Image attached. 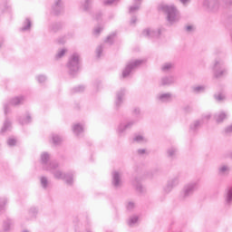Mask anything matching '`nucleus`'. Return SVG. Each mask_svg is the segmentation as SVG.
I'll return each mask as SVG.
<instances>
[{"label": "nucleus", "mask_w": 232, "mask_h": 232, "mask_svg": "<svg viewBox=\"0 0 232 232\" xmlns=\"http://www.w3.org/2000/svg\"><path fill=\"white\" fill-rule=\"evenodd\" d=\"M180 182V174H177L176 176L172 177L169 183H170L174 188H177V185Z\"/></svg>", "instance_id": "31"}, {"label": "nucleus", "mask_w": 232, "mask_h": 232, "mask_svg": "<svg viewBox=\"0 0 232 232\" xmlns=\"http://www.w3.org/2000/svg\"><path fill=\"white\" fill-rule=\"evenodd\" d=\"M143 63H144V60L129 61L122 71V74H121L122 79H126L127 77H130L131 72H134V70H137V68H139V66H140Z\"/></svg>", "instance_id": "5"}, {"label": "nucleus", "mask_w": 232, "mask_h": 232, "mask_svg": "<svg viewBox=\"0 0 232 232\" xmlns=\"http://www.w3.org/2000/svg\"><path fill=\"white\" fill-rule=\"evenodd\" d=\"M160 10L166 13L167 20L169 24H175V23H179L180 20V14L175 5H160Z\"/></svg>", "instance_id": "3"}, {"label": "nucleus", "mask_w": 232, "mask_h": 232, "mask_svg": "<svg viewBox=\"0 0 232 232\" xmlns=\"http://www.w3.org/2000/svg\"><path fill=\"white\" fill-rule=\"evenodd\" d=\"M215 99L217 101H224V99H226V95H224L223 93H219L215 95Z\"/></svg>", "instance_id": "50"}, {"label": "nucleus", "mask_w": 232, "mask_h": 232, "mask_svg": "<svg viewBox=\"0 0 232 232\" xmlns=\"http://www.w3.org/2000/svg\"><path fill=\"white\" fill-rule=\"evenodd\" d=\"M84 90H86V87H84V85H79L72 89V93H82Z\"/></svg>", "instance_id": "37"}, {"label": "nucleus", "mask_w": 232, "mask_h": 232, "mask_svg": "<svg viewBox=\"0 0 232 232\" xmlns=\"http://www.w3.org/2000/svg\"><path fill=\"white\" fill-rule=\"evenodd\" d=\"M24 101H26V97L20 95L14 97L9 102L4 103V111L5 115L10 113V106H21V104H24Z\"/></svg>", "instance_id": "7"}, {"label": "nucleus", "mask_w": 232, "mask_h": 232, "mask_svg": "<svg viewBox=\"0 0 232 232\" xmlns=\"http://www.w3.org/2000/svg\"><path fill=\"white\" fill-rule=\"evenodd\" d=\"M112 186L116 189L121 188L122 186V179H121V173L118 171L112 172Z\"/></svg>", "instance_id": "15"}, {"label": "nucleus", "mask_w": 232, "mask_h": 232, "mask_svg": "<svg viewBox=\"0 0 232 232\" xmlns=\"http://www.w3.org/2000/svg\"><path fill=\"white\" fill-rule=\"evenodd\" d=\"M205 90H206V87L204 85H198L193 87L194 93H203Z\"/></svg>", "instance_id": "39"}, {"label": "nucleus", "mask_w": 232, "mask_h": 232, "mask_svg": "<svg viewBox=\"0 0 232 232\" xmlns=\"http://www.w3.org/2000/svg\"><path fill=\"white\" fill-rule=\"evenodd\" d=\"M218 3H225V5H227V0H218Z\"/></svg>", "instance_id": "59"}, {"label": "nucleus", "mask_w": 232, "mask_h": 232, "mask_svg": "<svg viewBox=\"0 0 232 232\" xmlns=\"http://www.w3.org/2000/svg\"><path fill=\"white\" fill-rule=\"evenodd\" d=\"M80 64H81V56L79 55V53H72L67 63L69 74L72 75V77H75V75H77V73L79 72Z\"/></svg>", "instance_id": "4"}, {"label": "nucleus", "mask_w": 232, "mask_h": 232, "mask_svg": "<svg viewBox=\"0 0 232 232\" xmlns=\"http://www.w3.org/2000/svg\"><path fill=\"white\" fill-rule=\"evenodd\" d=\"M132 115L136 120H129L126 122H121L117 128V133L121 137L124 135L128 130H131L137 122H139V117H140V109L139 107H135L132 111Z\"/></svg>", "instance_id": "2"}, {"label": "nucleus", "mask_w": 232, "mask_h": 232, "mask_svg": "<svg viewBox=\"0 0 232 232\" xmlns=\"http://www.w3.org/2000/svg\"><path fill=\"white\" fill-rule=\"evenodd\" d=\"M17 145V139H15L14 137H9L7 139V146H9V148H14V146Z\"/></svg>", "instance_id": "38"}, {"label": "nucleus", "mask_w": 232, "mask_h": 232, "mask_svg": "<svg viewBox=\"0 0 232 232\" xmlns=\"http://www.w3.org/2000/svg\"><path fill=\"white\" fill-rule=\"evenodd\" d=\"M137 222H139V216L132 215L128 219V226H130V227H133V226H135Z\"/></svg>", "instance_id": "32"}, {"label": "nucleus", "mask_w": 232, "mask_h": 232, "mask_svg": "<svg viewBox=\"0 0 232 232\" xmlns=\"http://www.w3.org/2000/svg\"><path fill=\"white\" fill-rule=\"evenodd\" d=\"M126 209L127 211H133V209H135V202L129 201L126 205Z\"/></svg>", "instance_id": "45"}, {"label": "nucleus", "mask_w": 232, "mask_h": 232, "mask_svg": "<svg viewBox=\"0 0 232 232\" xmlns=\"http://www.w3.org/2000/svg\"><path fill=\"white\" fill-rule=\"evenodd\" d=\"M8 131H12V121L6 118L4 121L0 133L3 135Z\"/></svg>", "instance_id": "19"}, {"label": "nucleus", "mask_w": 232, "mask_h": 232, "mask_svg": "<svg viewBox=\"0 0 232 232\" xmlns=\"http://www.w3.org/2000/svg\"><path fill=\"white\" fill-rule=\"evenodd\" d=\"M228 173H229V166L223 165V166L219 167V169H218L219 175L224 176V175H228Z\"/></svg>", "instance_id": "35"}, {"label": "nucleus", "mask_w": 232, "mask_h": 232, "mask_svg": "<svg viewBox=\"0 0 232 232\" xmlns=\"http://www.w3.org/2000/svg\"><path fill=\"white\" fill-rule=\"evenodd\" d=\"M204 6H207V8H208V10H212L213 12H215V10H218V4H215L213 5V4L208 0H205L203 3Z\"/></svg>", "instance_id": "30"}, {"label": "nucleus", "mask_w": 232, "mask_h": 232, "mask_svg": "<svg viewBox=\"0 0 232 232\" xmlns=\"http://www.w3.org/2000/svg\"><path fill=\"white\" fill-rule=\"evenodd\" d=\"M172 94L170 92L161 93L158 95L160 102H169L171 101Z\"/></svg>", "instance_id": "22"}, {"label": "nucleus", "mask_w": 232, "mask_h": 232, "mask_svg": "<svg viewBox=\"0 0 232 232\" xmlns=\"http://www.w3.org/2000/svg\"><path fill=\"white\" fill-rule=\"evenodd\" d=\"M0 8L2 10H10V5H8V3L5 2L3 5H0Z\"/></svg>", "instance_id": "52"}, {"label": "nucleus", "mask_w": 232, "mask_h": 232, "mask_svg": "<svg viewBox=\"0 0 232 232\" xmlns=\"http://www.w3.org/2000/svg\"><path fill=\"white\" fill-rule=\"evenodd\" d=\"M137 153H138V155L142 156V155H146L147 151H146V149H139L137 150Z\"/></svg>", "instance_id": "53"}, {"label": "nucleus", "mask_w": 232, "mask_h": 232, "mask_svg": "<svg viewBox=\"0 0 232 232\" xmlns=\"http://www.w3.org/2000/svg\"><path fill=\"white\" fill-rule=\"evenodd\" d=\"M19 122L20 124H22V126L30 124V122H32V115L30 114V112H27L25 116H24L23 118H20Z\"/></svg>", "instance_id": "24"}, {"label": "nucleus", "mask_w": 232, "mask_h": 232, "mask_svg": "<svg viewBox=\"0 0 232 232\" xmlns=\"http://www.w3.org/2000/svg\"><path fill=\"white\" fill-rule=\"evenodd\" d=\"M229 5L232 6V0L229 2Z\"/></svg>", "instance_id": "61"}, {"label": "nucleus", "mask_w": 232, "mask_h": 232, "mask_svg": "<svg viewBox=\"0 0 232 232\" xmlns=\"http://www.w3.org/2000/svg\"><path fill=\"white\" fill-rule=\"evenodd\" d=\"M211 119V114L208 113L203 115L202 119L194 121L190 124L189 131L190 133H196L200 129V126L205 122H208Z\"/></svg>", "instance_id": "9"}, {"label": "nucleus", "mask_w": 232, "mask_h": 232, "mask_svg": "<svg viewBox=\"0 0 232 232\" xmlns=\"http://www.w3.org/2000/svg\"><path fill=\"white\" fill-rule=\"evenodd\" d=\"M41 186L44 189H47L48 186L50 185V180H48V178L46 176H42L40 178Z\"/></svg>", "instance_id": "33"}, {"label": "nucleus", "mask_w": 232, "mask_h": 232, "mask_svg": "<svg viewBox=\"0 0 232 232\" xmlns=\"http://www.w3.org/2000/svg\"><path fill=\"white\" fill-rule=\"evenodd\" d=\"M15 226V220L11 218H7L3 221V231L4 232H10L14 229V227Z\"/></svg>", "instance_id": "13"}, {"label": "nucleus", "mask_w": 232, "mask_h": 232, "mask_svg": "<svg viewBox=\"0 0 232 232\" xmlns=\"http://www.w3.org/2000/svg\"><path fill=\"white\" fill-rule=\"evenodd\" d=\"M65 53H66V49H62L58 51V53L55 55V59H62L63 57H64Z\"/></svg>", "instance_id": "46"}, {"label": "nucleus", "mask_w": 232, "mask_h": 232, "mask_svg": "<svg viewBox=\"0 0 232 232\" xmlns=\"http://www.w3.org/2000/svg\"><path fill=\"white\" fill-rule=\"evenodd\" d=\"M102 82L100 80H97L94 82V88L98 89L99 86H101Z\"/></svg>", "instance_id": "55"}, {"label": "nucleus", "mask_w": 232, "mask_h": 232, "mask_svg": "<svg viewBox=\"0 0 232 232\" xmlns=\"http://www.w3.org/2000/svg\"><path fill=\"white\" fill-rule=\"evenodd\" d=\"M6 204H8V198H0V215H3L4 211L6 210Z\"/></svg>", "instance_id": "26"}, {"label": "nucleus", "mask_w": 232, "mask_h": 232, "mask_svg": "<svg viewBox=\"0 0 232 232\" xmlns=\"http://www.w3.org/2000/svg\"><path fill=\"white\" fill-rule=\"evenodd\" d=\"M142 35L149 39H158L160 37V29L147 28L142 31Z\"/></svg>", "instance_id": "12"}, {"label": "nucleus", "mask_w": 232, "mask_h": 232, "mask_svg": "<svg viewBox=\"0 0 232 232\" xmlns=\"http://www.w3.org/2000/svg\"><path fill=\"white\" fill-rule=\"evenodd\" d=\"M213 72L215 77H222L223 75H226V66L224 65V61L220 59H217L213 65Z\"/></svg>", "instance_id": "8"}, {"label": "nucleus", "mask_w": 232, "mask_h": 232, "mask_svg": "<svg viewBox=\"0 0 232 232\" xmlns=\"http://www.w3.org/2000/svg\"><path fill=\"white\" fill-rule=\"evenodd\" d=\"M182 5H188L189 3V0H179Z\"/></svg>", "instance_id": "58"}, {"label": "nucleus", "mask_w": 232, "mask_h": 232, "mask_svg": "<svg viewBox=\"0 0 232 232\" xmlns=\"http://www.w3.org/2000/svg\"><path fill=\"white\" fill-rule=\"evenodd\" d=\"M175 82V77L173 76H164L161 78V85L169 86V84H173Z\"/></svg>", "instance_id": "23"}, {"label": "nucleus", "mask_w": 232, "mask_h": 232, "mask_svg": "<svg viewBox=\"0 0 232 232\" xmlns=\"http://www.w3.org/2000/svg\"><path fill=\"white\" fill-rule=\"evenodd\" d=\"M173 68H175V63H166L161 66V70L165 73H167L168 72H171V70H173Z\"/></svg>", "instance_id": "27"}, {"label": "nucleus", "mask_w": 232, "mask_h": 232, "mask_svg": "<svg viewBox=\"0 0 232 232\" xmlns=\"http://www.w3.org/2000/svg\"><path fill=\"white\" fill-rule=\"evenodd\" d=\"M177 147H170L167 150V155L169 159H175L177 157Z\"/></svg>", "instance_id": "29"}, {"label": "nucleus", "mask_w": 232, "mask_h": 232, "mask_svg": "<svg viewBox=\"0 0 232 232\" xmlns=\"http://www.w3.org/2000/svg\"><path fill=\"white\" fill-rule=\"evenodd\" d=\"M51 140L54 146H60V144H63L64 138H63V135L58 133H53L51 136Z\"/></svg>", "instance_id": "20"}, {"label": "nucleus", "mask_w": 232, "mask_h": 232, "mask_svg": "<svg viewBox=\"0 0 232 232\" xmlns=\"http://www.w3.org/2000/svg\"><path fill=\"white\" fill-rule=\"evenodd\" d=\"M175 187H173L170 183H169V181H168V183H167V185L165 186V188H164V191H165V193H171V191H173V188H174Z\"/></svg>", "instance_id": "44"}, {"label": "nucleus", "mask_w": 232, "mask_h": 232, "mask_svg": "<svg viewBox=\"0 0 232 232\" xmlns=\"http://www.w3.org/2000/svg\"><path fill=\"white\" fill-rule=\"evenodd\" d=\"M46 75H44V74H40L38 76H36V81L40 83V84H43L44 82H46Z\"/></svg>", "instance_id": "42"}, {"label": "nucleus", "mask_w": 232, "mask_h": 232, "mask_svg": "<svg viewBox=\"0 0 232 232\" xmlns=\"http://www.w3.org/2000/svg\"><path fill=\"white\" fill-rule=\"evenodd\" d=\"M140 5H142V0H134V4L129 7V14L133 15L140 10Z\"/></svg>", "instance_id": "16"}, {"label": "nucleus", "mask_w": 232, "mask_h": 232, "mask_svg": "<svg viewBox=\"0 0 232 232\" xmlns=\"http://www.w3.org/2000/svg\"><path fill=\"white\" fill-rule=\"evenodd\" d=\"M104 50V44H101L100 46L97 47L96 49V57L100 59V57L102 56V52Z\"/></svg>", "instance_id": "40"}, {"label": "nucleus", "mask_w": 232, "mask_h": 232, "mask_svg": "<svg viewBox=\"0 0 232 232\" xmlns=\"http://www.w3.org/2000/svg\"><path fill=\"white\" fill-rule=\"evenodd\" d=\"M115 35H117L116 33H112L110 34L107 39L105 40V43H108V44H113V41L115 39Z\"/></svg>", "instance_id": "41"}, {"label": "nucleus", "mask_w": 232, "mask_h": 232, "mask_svg": "<svg viewBox=\"0 0 232 232\" xmlns=\"http://www.w3.org/2000/svg\"><path fill=\"white\" fill-rule=\"evenodd\" d=\"M227 157H228V159H231V160H232V151H230V152L227 153Z\"/></svg>", "instance_id": "60"}, {"label": "nucleus", "mask_w": 232, "mask_h": 232, "mask_svg": "<svg viewBox=\"0 0 232 232\" xmlns=\"http://www.w3.org/2000/svg\"><path fill=\"white\" fill-rule=\"evenodd\" d=\"M117 1L119 0H104L103 5H105V6H111V5H115Z\"/></svg>", "instance_id": "47"}, {"label": "nucleus", "mask_w": 232, "mask_h": 232, "mask_svg": "<svg viewBox=\"0 0 232 232\" xmlns=\"http://www.w3.org/2000/svg\"><path fill=\"white\" fill-rule=\"evenodd\" d=\"M134 142H138L140 144H144V142H148V138L144 137L140 134H136L133 138Z\"/></svg>", "instance_id": "28"}, {"label": "nucleus", "mask_w": 232, "mask_h": 232, "mask_svg": "<svg viewBox=\"0 0 232 232\" xmlns=\"http://www.w3.org/2000/svg\"><path fill=\"white\" fill-rule=\"evenodd\" d=\"M1 46H3V43L0 42V48H1Z\"/></svg>", "instance_id": "62"}, {"label": "nucleus", "mask_w": 232, "mask_h": 232, "mask_svg": "<svg viewBox=\"0 0 232 232\" xmlns=\"http://www.w3.org/2000/svg\"><path fill=\"white\" fill-rule=\"evenodd\" d=\"M47 171L53 174L55 180H64L67 186H73V172L65 173L59 167V162H53L51 168Z\"/></svg>", "instance_id": "1"}, {"label": "nucleus", "mask_w": 232, "mask_h": 232, "mask_svg": "<svg viewBox=\"0 0 232 232\" xmlns=\"http://www.w3.org/2000/svg\"><path fill=\"white\" fill-rule=\"evenodd\" d=\"M32 30V19L30 17H26L22 23V27L20 28V32H31Z\"/></svg>", "instance_id": "17"}, {"label": "nucleus", "mask_w": 232, "mask_h": 232, "mask_svg": "<svg viewBox=\"0 0 232 232\" xmlns=\"http://www.w3.org/2000/svg\"><path fill=\"white\" fill-rule=\"evenodd\" d=\"M0 232H3V231H0Z\"/></svg>", "instance_id": "64"}, {"label": "nucleus", "mask_w": 232, "mask_h": 232, "mask_svg": "<svg viewBox=\"0 0 232 232\" xmlns=\"http://www.w3.org/2000/svg\"><path fill=\"white\" fill-rule=\"evenodd\" d=\"M94 19H95L96 21H101V19H102V13L97 12V13L95 14V15H94Z\"/></svg>", "instance_id": "51"}, {"label": "nucleus", "mask_w": 232, "mask_h": 232, "mask_svg": "<svg viewBox=\"0 0 232 232\" xmlns=\"http://www.w3.org/2000/svg\"><path fill=\"white\" fill-rule=\"evenodd\" d=\"M124 97H126V89H121L116 92V98L114 101V108L119 111L121 106L124 104Z\"/></svg>", "instance_id": "11"}, {"label": "nucleus", "mask_w": 232, "mask_h": 232, "mask_svg": "<svg viewBox=\"0 0 232 232\" xmlns=\"http://www.w3.org/2000/svg\"><path fill=\"white\" fill-rule=\"evenodd\" d=\"M92 3H93V0H85L82 5L83 12H90V9L92 8Z\"/></svg>", "instance_id": "34"}, {"label": "nucleus", "mask_w": 232, "mask_h": 232, "mask_svg": "<svg viewBox=\"0 0 232 232\" xmlns=\"http://www.w3.org/2000/svg\"><path fill=\"white\" fill-rule=\"evenodd\" d=\"M186 31H187V32H193V25H188V26L186 27Z\"/></svg>", "instance_id": "57"}, {"label": "nucleus", "mask_w": 232, "mask_h": 232, "mask_svg": "<svg viewBox=\"0 0 232 232\" xmlns=\"http://www.w3.org/2000/svg\"><path fill=\"white\" fill-rule=\"evenodd\" d=\"M37 213H38L37 208H31L29 210V215L31 218H35V217H37Z\"/></svg>", "instance_id": "43"}, {"label": "nucleus", "mask_w": 232, "mask_h": 232, "mask_svg": "<svg viewBox=\"0 0 232 232\" xmlns=\"http://www.w3.org/2000/svg\"><path fill=\"white\" fill-rule=\"evenodd\" d=\"M197 189H198V180L191 181L184 186L180 198L183 200H186V198H189V197H191V195H193Z\"/></svg>", "instance_id": "6"}, {"label": "nucleus", "mask_w": 232, "mask_h": 232, "mask_svg": "<svg viewBox=\"0 0 232 232\" xmlns=\"http://www.w3.org/2000/svg\"><path fill=\"white\" fill-rule=\"evenodd\" d=\"M40 160L43 169H44L45 171L52 168V164H53V162H56L55 160H50V153L48 152H42L40 156Z\"/></svg>", "instance_id": "10"}, {"label": "nucleus", "mask_w": 232, "mask_h": 232, "mask_svg": "<svg viewBox=\"0 0 232 232\" xmlns=\"http://www.w3.org/2000/svg\"><path fill=\"white\" fill-rule=\"evenodd\" d=\"M226 133H232V124L226 128L225 130Z\"/></svg>", "instance_id": "56"}, {"label": "nucleus", "mask_w": 232, "mask_h": 232, "mask_svg": "<svg viewBox=\"0 0 232 232\" xmlns=\"http://www.w3.org/2000/svg\"><path fill=\"white\" fill-rule=\"evenodd\" d=\"M227 114H226V112H223V111L215 115V119L218 123L223 122V121L227 119Z\"/></svg>", "instance_id": "36"}, {"label": "nucleus", "mask_w": 232, "mask_h": 232, "mask_svg": "<svg viewBox=\"0 0 232 232\" xmlns=\"http://www.w3.org/2000/svg\"><path fill=\"white\" fill-rule=\"evenodd\" d=\"M64 43H66V37L63 36L58 39L59 44H64Z\"/></svg>", "instance_id": "54"}, {"label": "nucleus", "mask_w": 232, "mask_h": 232, "mask_svg": "<svg viewBox=\"0 0 232 232\" xmlns=\"http://www.w3.org/2000/svg\"><path fill=\"white\" fill-rule=\"evenodd\" d=\"M113 18V15L110 16V19H112Z\"/></svg>", "instance_id": "63"}, {"label": "nucleus", "mask_w": 232, "mask_h": 232, "mask_svg": "<svg viewBox=\"0 0 232 232\" xmlns=\"http://www.w3.org/2000/svg\"><path fill=\"white\" fill-rule=\"evenodd\" d=\"M136 24H137V16L132 15L130 21V26H135Z\"/></svg>", "instance_id": "49"}, {"label": "nucleus", "mask_w": 232, "mask_h": 232, "mask_svg": "<svg viewBox=\"0 0 232 232\" xmlns=\"http://www.w3.org/2000/svg\"><path fill=\"white\" fill-rule=\"evenodd\" d=\"M133 186H135L136 188V191L138 193H145L146 192V188H144V186H142V184L140 183V179L136 178L133 181Z\"/></svg>", "instance_id": "21"}, {"label": "nucleus", "mask_w": 232, "mask_h": 232, "mask_svg": "<svg viewBox=\"0 0 232 232\" xmlns=\"http://www.w3.org/2000/svg\"><path fill=\"white\" fill-rule=\"evenodd\" d=\"M103 27L101 25H98L94 28L93 34L94 35H99L101 34V32H102Z\"/></svg>", "instance_id": "48"}, {"label": "nucleus", "mask_w": 232, "mask_h": 232, "mask_svg": "<svg viewBox=\"0 0 232 232\" xmlns=\"http://www.w3.org/2000/svg\"><path fill=\"white\" fill-rule=\"evenodd\" d=\"M51 32L54 34L63 29V24L61 22L53 23L49 27Z\"/></svg>", "instance_id": "25"}, {"label": "nucleus", "mask_w": 232, "mask_h": 232, "mask_svg": "<svg viewBox=\"0 0 232 232\" xmlns=\"http://www.w3.org/2000/svg\"><path fill=\"white\" fill-rule=\"evenodd\" d=\"M72 131L76 137H81L82 133H84V124L82 123H75L72 126Z\"/></svg>", "instance_id": "18"}, {"label": "nucleus", "mask_w": 232, "mask_h": 232, "mask_svg": "<svg viewBox=\"0 0 232 232\" xmlns=\"http://www.w3.org/2000/svg\"><path fill=\"white\" fill-rule=\"evenodd\" d=\"M64 10V4L63 0H55L54 4L52 6V12L55 15H59Z\"/></svg>", "instance_id": "14"}]
</instances>
